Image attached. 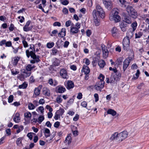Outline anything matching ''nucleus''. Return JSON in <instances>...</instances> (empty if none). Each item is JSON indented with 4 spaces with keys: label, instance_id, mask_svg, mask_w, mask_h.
I'll use <instances>...</instances> for the list:
<instances>
[{
    "label": "nucleus",
    "instance_id": "53",
    "mask_svg": "<svg viewBox=\"0 0 149 149\" xmlns=\"http://www.w3.org/2000/svg\"><path fill=\"white\" fill-rule=\"evenodd\" d=\"M60 117V116L56 112L55 113V116L54 117V119L55 120H57Z\"/></svg>",
    "mask_w": 149,
    "mask_h": 149
},
{
    "label": "nucleus",
    "instance_id": "64",
    "mask_svg": "<svg viewBox=\"0 0 149 149\" xmlns=\"http://www.w3.org/2000/svg\"><path fill=\"white\" fill-rule=\"evenodd\" d=\"M35 79H34V77L33 76H31L30 78L29 79V82L31 83H32L34 82Z\"/></svg>",
    "mask_w": 149,
    "mask_h": 149
},
{
    "label": "nucleus",
    "instance_id": "61",
    "mask_svg": "<svg viewBox=\"0 0 149 149\" xmlns=\"http://www.w3.org/2000/svg\"><path fill=\"white\" fill-rule=\"evenodd\" d=\"M71 24V21L70 20H68L65 23V26L67 27H68L70 26Z\"/></svg>",
    "mask_w": 149,
    "mask_h": 149
},
{
    "label": "nucleus",
    "instance_id": "27",
    "mask_svg": "<svg viewBox=\"0 0 149 149\" xmlns=\"http://www.w3.org/2000/svg\"><path fill=\"white\" fill-rule=\"evenodd\" d=\"M35 67L34 65H32L30 64H29L26 67V69L27 71L30 72Z\"/></svg>",
    "mask_w": 149,
    "mask_h": 149
},
{
    "label": "nucleus",
    "instance_id": "45",
    "mask_svg": "<svg viewBox=\"0 0 149 149\" xmlns=\"http://www.w3.org/2000/svg\"><path fill=\"white\" fill-rule=\"evenodd\" d=\"M44 118L43 116H40L38 118V123L40 124L41 122L44 120Z\"/></svg>",
    "mask_w": 149,
    "mask_h": 149
},
{
    "label": "nucleus",
    "instance_id": "42",
    "mask_svg": "<svg viewBox=\"0 0 149 149\" xmlns=\"http://www.w3.org/2000/svg\"><path fill=\"white\" fill-rule=\"evenodd\" d=\"M28 108L30 110L33 109L35 108V106L32 103H29L28 105Z\"/></svg>",
    "mask_w": 149,
    "mask_h": 149
},
{
    "label": "nucleus",
    "instance_id": "59",
    "mask_svg": "<svg viewBox=\"0 0 149 149\" xmlns=\"http://www.w3.org/2000/svg\"><path fill=\"white\" fill-rule=\"evenodd\" d=\"M58 31L56 30H53L52 32V34L51 35V36H55V34L57 33Z\"/></svg>",
    "mask_w": 149,
    "mask_h": 149
},
{
    "label": "nucleus",
    "instance_id": "6",
    "mask_svg": "<svg viewBox=\"0 0 149 149\" xmlns=\"http://www.w3.org/2000/svg\"><path fill=\"white\" fill-rule=\"evenodd\" d=\"M127 133L126 131H124L118 134V140L119 141V142L125 139L127 137Z\"/></svg>",
    "mask_w": 149,
    "mask_h": 149
},
{
    "label": "nucleus",
    "instance_id": "63",
    "mask_svg": "<svg viewBox=\"0 0 149 149\" xmlns=\"http://www.w3.org/2000/svg\"><path fill=\"white\" fill-rule=\"evenodd\" d=\"M60 125V123L58 121L56 122L54 124V126L55 127L58 128Z\"/></svg>",
    "mask_w": 149,
    "mask_h": 149
},
{
    "label": "nucleus",
    "instance_id": "28",
    "mask_svg": "<svg viewBox=\"0 0 149 149\" xmlns=\"http://www.w3.org/2000/svg\"><path fill=\"white\" fill-rule=\"evenodd\" d=\"M98 64L100 68H102L106 65V63L104 60H100L99 61Z\"/></svg>",
    "mask_w": 149,
    "mask_h": 149
},
{
    "label": "nucleus",
    "instance_id": "48",
    "mask_svg": "<svg viewBox=\"0 0 149 149\" xmlns=\"http://www.w3.org/2000/svg\"><path fill=\"white\" fill-rule=\"evenodd\" d=\"M104 76L102 74H100V76L98 77V79H99L100 80L98 81H104Z\"/></svg>",
    "mask_w": 149,
    "mask_h": 149
},
{
    "label": "nucleus",
    "instance_id": "57",
    "mask_svg": "<svg viewBox=\"0 0 149 149\" xmlns=\"http://www.w3.org/2000/svg\"><path fill=\"white\" fill-rule=\"evenodd\" d=\"M18 18L19 19H20L19 22L21 23H22L24 20V18L23 16H19L18 17Z\"/></svg>",
    "mask_w": 149,
    "mask_h": 149
},
{
    "label": "nucleus",
    "instance_id": "38",
    "mask_svg": "<svg viewBox=\"0 0 149 149\" xmlns=\"http://www.w3.org/2000/svg\"><path fill=\"white\" fill-rule=\"evenodd\" d=\"M27 84L26 83H24L22 85H19V88L25 89L27 87Z\"/></svg>",
    "mask_w": 149,
    "mask_h": 149
},
{
    "label": "nucleus",
    "instance_id": "24",
    "mask_svg": "<svg viewBox=\"0 0 149 149\" xmlns=\"http://www.w3.org/2000/svg\"><path fill=\"white\" fill-rule=\"evenodd\" d=\"M13 120L16 123H18L20 120L19 114L18 113H16L14 116L13 118Z\"/></svg>",
    "mask_w": 149,
    "mask_h": 149
},
{
    "label": "nucleus",
    "instance_id": "29",
    "mask_svg": "<svg viewBox=\"0 0 149 149\" xmlns=\"http://www.w3.org/2000/svg\"><path fill=\"white\" fill-rule=\"evenodd\" d=\"M107 113L108 114H111L113 116H115L116 114L115 111L111 109H109L107 111Z\"/></svg>",
    "mask_w": 149,
    "mask_h": 149
},
{
    "label": "nucleus",
    "instance_id": "1",
    "mask_svg": "<svg viewBox=\"0 0 149 149\" xmlns=\"http://www.w3.org/2000/svg\"><path fill=\"white\" fill-rule=\"evenodd\" d=\"M96 8V10H94L93 12V16L95 25L98 26L100 24L99 18V17L104 18L105 16V12L102 8L99 5H97Z\"/></svg>",
    "mask_w": 149,
    "mask_h": 149
},
{
    "label": "nucleus",
    "instance_id": "18",
    "mask_svg": "<svg viewBox=\"0 0 149 149\" xmlns=\"http://www.w3.org/2000/svg\"><path fill=\"white\" fill-rule=\"evenodd\" d=\"M20 59V57L18 56H15L13 59L12 63L14 66L17 65V63Z\"/></svg>",
    "mask_w": 149,
    "mask_h": 149
},
{
    "label": "nucleus",
    "instance_id": "56",
    "mask_svg": "<svg viewBox=\"0 0 149 149\" xmlns=\"http://www.w3.org/2000/svg\"><path fill=\"white\" fill-rule=\"evenodd\" d=\"M94 97L95 99V102H97L99 100V96L98 94L97 93L95 94L94 95Z\"/></svg>",
    "mask_w": 149,
    "mask_h": 149
},
{
    "label": "nucleus",
    "instance_id": "55",
    "mask_svg": "<svg viewBox=\"0 0 149 149\" xmlns=\"http://www.w3.org/2000/svg\"><path fill=\"white\" fill-rule=\"evenodd\" d=\"M38 109L40 111L41 113H43L44 111V108L43 106H40L38 108Z\"/></svg>",
    "mask_w": 149,
    "mask_h": 149
},
{
    "label": "nucleus",
    "instance_id": "36",
    "mask_svg": "<svg viewBox=\"0 0 149 149\" xmlns=\"http://www.w3.org/2000/svg\"><path fill=\"white\" fill-rule=\"evenodd\" d=\"M32 28V27H29V26L25 25L23 27V29L24 31L27 32L28 31H31V30Z\"/></svg>",
    "mask_w": 149,
    "mask_h": 149
},
{
    "label": "nucleus",
    "instance_id": "58",
    "mask_svg": "<svg viewBox=\"0 0 149 149\" xmlns=\"http://www.w3.org/2000/svg\"><path fill=\"white\" fill-rule=\"evenodd\" d=\"M22 43L23 44L24 47L26 48L28 46V44L27 42L26 41L24 40L23 41Z\"/></svg>",
    "mask_w": 149,
    "mask_h": 149
},
{
    "label": "nucleus",
    "instance_id": "41",
    "mask_svg": "<svg viewBox=\"0 0 149 149\" xmlns=\"http://www.w3.org/2000/svg\"><path fill=\"white\" fill-rule=\"evenodd\" d=\"M31 74V72H30L27 70L25 74H22V75L24 77H26L29 76Z\"/></svg>",
    "mask_w": 149,
    "mask_h": 149
},
{
    "label": "nucleus",
    "instance_id": "22",
    "mask_svg": "<svg viewBox=\"0 0 149 149\" xmlns=\"http://www.w3.org/2000/svg\"><path fill=\"white\" fill-rule=\"evenodd\" d=\"M123 21L128 24H130L132 23V20L130 17L129 16H125L124 17Z\"/></svg>",
    "mask_w": 149,
    "mask_h": 149
},
{
    "label": "nucleus",
    "instance_id": "9",
    "mask_svg": "<svg viewBox=\"0 0 149 149\" xmlns=\"http://www.w3.org/2000/svg\"><path fill=\"white\" fill-rule=\"evenodd\" d=\"M130 58H126L123 62V69L124 72H125L127 68L129 65L130 63Z\"/></svg>",
    "mask_w": 149,
    "mask_h": 149
},
{
    "label": "nucleus",
    "instance_id": "39",
    "mask_svg": "<svg viewBox=\"0 0 149 149\" xmlns=\"http://www.w3.org/2000/svg\"><path fill=\"white\" fill-rule=\"evenodd\" d=\"M24 116L26 118H30L31 116V113L28 112L24 114Z\"/></svg>",
    "mask_w": 149,
    "mask_h": 149
},
{
    "label": "nucleus",
    "instance_id": "47",
    "mask_svg": "<svg viewBox=\"0 0 149 149\" xmlns=\"http://www.w3.org/2000/svg\"><path fill=\"white\" fill-rule=\"evenodd\" d=\"M13 100V95H10L8 98V102L10 103L12 102Z\"/></svg>",
    "mask_w": 149,
    "mask_h": 149
},
{
    "label": "nucleus",
    "instance_id": "40",
    "mask_svg": "<svg viewBox=\"0 0 149 149\" xmlns=\"http://www.w3.org/2000/svg\"><path fill=\"white\" fill-rule=\"evenodd\" d=\"M27 50H29V51L30 52H33V53H35V49L34 47V45H30L29 48L28 49H27Z\"/></svg>",
    "mask_w": 149,
    "mask_h": 149
},
{
    "label": "nucleus",
    "instance_id": "49",
    "mask_svg": "<svg viewBox=\"0 0 149 149\" xmlns=\"http://www.w3.org/2000/svg\"><path fill=\"white\" fill-rule=\"evenodd\" d=\"M123 58L122 57H120L117 59V64L118 65H121L122 64V62L123 61Z\"/></svg>",
    "mask_w": 149,
    "mask_h": 149
},
{
    "label": "nucleus",
    "instance_id": "14",
    "mask_svg": "<svg viewBox=\"0 0 149 149\" xmlns=\"http://www.w3.org/2000/svg\"><path fill=\"white\" fill-rule=\"evenodd\" d=\"M105 7L109 10L111 9L113 7L112 3L111 1L104 4Z\"/></svg>",
    "mask_w": 149,
    "mask_h": 149
},
{
    "label": "nucleus",
    "instance_id": "30",
    "mask_svg": "<svg viewBox=\"0 0 149 149\" xmlns=\"http://www.w3.org/2000/svg\"><path fill=\"white\" fill-rule=\"evenodd\" d=\"M120 3L125 7L129 6V3L126 2L125 0H119Z\"/></svg>",
    "mask_w": 149,
    "mask_h": 149
},
{
    "label": "nucleus",
    "instance_id": "15",
    "mask_svg": "<svg viewBox=\"0 0 149 149\" xmlns=\"http://www.w3.org/2000/svg\"><path fill=\"white\" fill-rule=\"evenodd\" d=\"M118 134L117 132H115L113 134H112L110 138V140H115L117 142H119V141L118 140Z\"/></svg>",
    "mask_w": 149,
    "mask_h": 149
},
{
    "label": "nucleus",
    "instance_id": "54",
    "mask_svg": "<svg viewBox=\"0 0 149 149\" xmlns=\"http://www.w3.org/2000/svg\"><path fill=\"white\" fill-rule=\"evenodd\" d=\"M87 103L86 101L82 102L81 104V105L84 107H86L87 106Z\"/></svg>",
    "mask_w": 149,
    "mask_h": 149
},
{
    "label": "nucleus",
    "instance_id": "31",
    "mask_svg": "<svg viewBox=\"0 0 149 149\" xmlns=\"http://www.w3.org/2000/svg\"><path fill=\"white\" fill-rule=\"evenodd\" d=\"M44 132L45 133V136L46 138L49 136L50 130L48 129L45 128Z\"/></svg>",
    "mask_w": 149,
    "mask_h": 149
},
{
    "label": "nucleus",
    "instance_id": "60",
    "mask_svg": "<svg viewBox=\"0 0 149 149\" xmlns=\"http://www.w3.org/2000/svg\"><path fill=\"white\" fill-rule=\"evenodd\" d=\"M62 11L63 13L65 14H68V9L66 8H63Z\"/></svg>",
    "mask_w": 149,
    "mask_h": 149
},
{
    "label": "nucleus",
    "instance_id": "37",
    "mask_svg": "<svg viewBox=\"0 0 149 149\" xmlns=\"http://www.w3.org/2000/svg\"><path fill=\"white\" fill-rule=\"evenodd\" d=\"M137 24L136 22H133L131 24V26L133 29L132 30L133 31H134L136 30L137 26Z\"/></svg>",
    "mask_w": 149,
    "mask_h": 149
},
{
    "label": "nucleus",
    "instance_id": "34",
    "mask_svg": "<svg viewBox=\"0 0 149 149\" xmlns=\"http://www.w3.org/2000/svg\"><path fill=\"white\" fill-rule=\"evenodd\" d=\"M56 134V132H53L52 133V138H50L49 139H46V141L47 142L49 143H51L52 141V138L55 136Z\"/></svg>",
    "mask_w": 149,
    "mask_h": 149
},
{
    "label": "nucleus",
    "instance_id": "35",
    "mask_svg": "<svg viewBox=\"0 0 149 149\" xmlns=\"http://www.w3.org/2000/svg\"><path fill=\"white\" fill-rule=\"evenodd\" d=\"M65 111L63 109H60L59 110H57L56 112L60 116H62L64 113Z\"/></svg>",
    "mask_w": 149,
    "mask_h": 149
},
{
    "label": "nucleus",
    "instance_id": "7",
    "mask_svg": "<svg viewBox=\"0 0 149 149\" xmlns=\"http://www.w3.org/2000/svg\"><path fill=\"white\" fill-rule=\"evenodd\" d=\"M104 81H97L94 86V88L97 91H101L104 86Z\"/></svg>",
    "mask_w": 149,
    "mask_h": 149
},
{
    "label": "nucleus",
    "instance_id": "44",
    "mask_svg": "<svg viewBox=\"0 0 149 149\" xmlns=\"http://www.w3.org/2000/svg\"><path fill=\"white\" fill-rule=\"evenodd\" d=\"M56 100L58 103H59L62 102V99L61 97L58 96L56 98Z\"/></svg>",
    "mask_w": 149,
    "mask_h": 149
},
{
    "label": "nucleus",
    "instance_id": "10",
    "mask_svg": "<svg viewBox=\"0 0 149 149\" xmlns=\"http://www.w3.org/2000/svg\"><path fill=\"white\" fill-rule=\"evenodd\" d=\"M102 46V50L103 52V57L104 58H106L108 56L109 52L107 48L105 46Z\"/></svg>",
    "mask_w": 149,
    "mask_h": 149
},
{
    "label": "nucleus",
    "instance_id": "11",
    "mask_svg": "<svg viewBox=\"0 0 149 149\" xmlns=\"http://www.w3.org/2000/svg\"><path fill=\"white\" fill-rule=\"evenodd\" d=\"M111 33L113 37L116 38L117 37L118 34V31L117 29L114 27L111 30Z\"/></svg>",
    "mask_w": 149,
    "mask_h": 149
},
{
    "label": "nucleus",
    "instance_id": "8",
    "mask_svg": "<svg viewBox=\"0 0 149 149\" xmlns=\"http://www.w3.org/2000/svg\"><path fill=\"white\" fill-rule=\"evenodd\" d=\"M60 75L62 77L65 79H68L69 78L67 71L64 69H61L60 71Z\"/></svg>",
    "mask_w": 149,
    "mask_h": 149
},
{
    "label": "nucleus",
    "instance_id": "51",
    "mask_svg": "<svg viewBox=\"0 0 149 149\" xmlns=\"http://www.w3.org/2000/svg\"><path fill=\"white\" fill-rule=\"evenodd\" d=\"M84 62L85 61V63L86 65L87 66L90 63V61L87 58H85L83 60Z\"/></svg>",
    "mask_w": 149,
    "mask_h": 149
},
{
    "label": "nucleus",
    "instance_id": "3",
    "mask_svg": "<svg viewBox=\"0 0 149 149\" xmlns=\"http://www.w3.org/2000/svg\"><path fill=\"white\" fill-rule=\"evenodd\" d=\"M26 56L28 58H29L31 56V58L33 59V60H31L30 61L31 63L34 64L36 63H38L40 61L39 56H37L33 52H30L29 50H26Z\"/></svg>",
    "mask_w": 149,
    "mask_h": 149
},
{
    "label": "nucleus",
    "instance_id": "19",
    "mask_svg": "<svg viewBox=\"0 0 149 149\" xmlns=\"http://www.w3.org/2000/svg\"><path fill=\"white\" fill-rule=\"evenodd\" d=\"M42 93L43 94L46 96H49L50 95V91L48 89L46 88H43Z\"/></svg>",
    "mask_w": 149,
    "mask_h": 149
},
{
    "label": "nucleus",
    "instance_id": "23",
    "mask_svg": "<svg viewBox=\"0 0 149 149\" xmlns=\"http://www.w3.org/2000/svg\"><path fill=\"white\" fill-rule=\"evenodd\" d=\"M127 24L125 23L124 22H122L120 25V26L121 30L125 31L126 30V27L127 26Z\"/></svg>",
    "mask_w": 149,
    "mask_h": 149
},
{
    "label": "nucleus",
    "instance_id": "5",
    "mask_svg": "<svg viewBox=\"0 0 149 149\" xmlns=\"http://www.w3.org/2000/svg\"><path fill=\"white\" fill-rule=\"evenodd\" d=\"M130 44V39L127 37H125L123 42V47L124 50H128L129 48Z\"/></svg>",
    "mask_w": 149,
    "mask_h": 149
},
{
    "label": "nucleus",
    "instance_id": "17",
    "mask_svg": "<svg viewBox=\"0 0 149 149\" xmlns=\"http://www.w3.org/2000/svg\"><path fill=\"white\" fill-rule=\"evenodd\" d=\"M81 72H84L85 74H88L90 72V69L87 66L84 65L81 70Z\"/></svg>",
    "mask_w": 149,
    "mask_h": 149
},
{
    "label": "nucleus",
    "instance_id": "32",
    "mask_svg": "<svg viewBox=\"0 0 149 149\" xmlns=\"http://www.w3.org/2000/svg\"><path fill=\"white\" fill-rule=\"evenodd\" d=\"M143 33L142 32L139 31L135 33V38H140L143 35Z\"/></svg>",
    "mask_w": 149,
    "mask_h": 149
},
{
    "label": "nucleus",
    "instance_id": "21",
    "mask_svg": "<svg viewBox=\"0 0 149 149\" xmlns=\"http://www.w3.org/2000/svg\"><path fill=\"white\" fill-rule=\"evenodd\" d=\"M40 89L38 88H35L34 90V94L33 95V97H36L37 96H38L40 94Z\"/></svg>",
    "mask_w": 149,
    "mask_h": 149
},
{
    "label": "nucleus",
    "instance_id": "26",
    "mask_svg": "<svg viewBox=\"0 0 149 149\" xmlns=\"http://www.w3.org/2000/svg\"><path fill=\"white\" fill-rule=\"evenodd\" d=\"M79 31L77 28L75 27H71L70 29V32L73 34L77 33Z\"/></svg>",
    "mask_w": 149,
    "mask_h": 149
},
{
    "label": "nucleus",
    "instance_id": "43",
    "mask_svg": "<svg viewBox=\"0 0 149 149\" xmlns=\"http://www.w3.org/2000/svg\"><path fill=\"white\" fill-rule=\"evenodd\" d=\"M54 45V42H52L51 43H47V47L49 48H51L52 47H53V46Z\"/></svg>",
    "mask_w": 149,
    "mask_h": 149
},
{
    "label": "nucleus",
    "instance_id": "20",
    "mask_svg": "<svg viewBox=\"0 0 149 149\" xmlns=\"http://www.w3.org/2000/svg\"><path fill=\"white\" fill-rule=\"evenodd\" d=\"M66 34V29L65 28L62 29L61 31L58 33V36L61 38L65 36Z\"/></svg>",
    "mask_w": 149,
    "mask_h": 149
},
{
    "label": "nucleus",
    "instance_id": "33",
    "mask_svg": "<svg viewBox=\"0 0 149 149\" xmlns=\"http://www.w3.org/2000/svg\"><path fill=\"white\" fill-rule=\"evenodd\" d=\"M71 137L69 135L66 138L65 140V143H67L68 142V144H69L71 142Z\"/></svg>",
    "mask_w": 149,
    "mask_h": 149
},
{
    "label": "nucleus",
    "instance_id": "4",
    "mask_svg": "<svg viewBox=\"0 0 149 149\" xmlns=\"http://www.w3.org/2000/svg\"><path fill=\"white\" fill-rule=\"evenodd\" d=\"M126 10L130 16L134 19L137 18V13L132 7L129 6H127Z\"/></svg>",
    "mask_w": 149,
    "mask_h": 149
},
{
    "label": "nucleus",
    "instance_id": "2",
    "mask_svg": "<svg viewBox=\"0 0 149 149\" xmlns=\"http://www.w3.org/2000/svg\"><path fill=\"white\" fill-rule=\"evenodd\" d=\"M118 13V10L117 8H113L109 15V19L110 20L114 21L115 23L120 22L121 20V17L119 15Z\"/></svg>",
    "mask_w": 149,
    "mask_h": 149
},
{
    "label": "nucleus",
    "instance_id": "52",
    "mask_svg": "<svg viewBox=\"0 0 149 149\" xmlns=\"http://www.w3.org/2000/svg\"><path fill=\"white\" fill-rule=\"evenodd\" d=\"M12 42L10 41L6 42L5 46L6 47H10L12 46Z\"/></svg>",
    "mask_w": 149,
    "mask_h": 149
},
{
    "label": "nucleus",
    "instance_id": "50",
    "mask_svg": "<svg viewBox=\"0 0 149 149\" xmlns=\"http://www.w3.org/2000/svg\"><path fill=\"white\" fill-rule=\"evenodd\" d=\"M22 138H19L16 141V143L18 145H20L22 143Z\"/></svg>",
    "mask_w": 149,
    "mask_h": 149
},
{
    "label": "nucleus",
    "instance_id": "46",
    "mask_svg": "<svg viewBox=\"0 0 149 149\" xmlns=\"http://www.w3.org/2000/svg\"><path fill=\"white\" fill-rule=\"evenodd\" d=\"M32 134H35L33 133H28L27 135V136L30 139V140H31L32 139L33 136Z\"/></svg>",
    "mask_w": 149,
    "mask_h": 149
},
{
    "label": "nucleus",
    "instance_id": "62",
    "mask_svg": "<svg viewBox=\"0 0 149 149\" xmlns=\"http://www.w3.org/2000/svg\"><path fill=\"white\" fill-rule=\"evenodd\" d=\"M59 61L58 60H57L55 61L53 63V64L55 66H58L59 65Z\"/></svg>",
    "mask_w": 149,
    "mask_h": 149
},
{
    "label": "nucleus",
    "instance_id": "13",
    "mask_svg": "<svg viewBox=\"0 0 149 149\" xmlns=\"http://www.w3.org/2000/svg\"><path fill=\"white\" fill-rule=\"evenodd\" d=\"M65 86L67 89H70L73 88L74 84L72 81L69 80L66 82Z\"/></svg>",
    "mask_w": 149,
    "mask_h": 149
},
{
    "label": "nucleus",
    "instance_id": "16",
    "mask_svg": "<svg viewBox=\"0 0 149 149\" xmlns=\"http://www.w3.org/2000/svg\"><path fill=\"white\" fill-rule=\"evenodd\" d=\"M66 91L65 88L62 86L58 87L56 88V92L60 93H63Z\"/></svg>",
    "mask_w": 149,
    "mask_h": 149
},
{
    "label": "nucleus",
    "instance_id": "25",
    "mask_svg": "<svg viewBox=\"0 0 149 149\" xmlns=\"http://www.w3.org/2000/svg\"><path fill=\"white\" fill-rule=\"evenodd\" d=\"M134 31H129L127 33V36L125 37H127L128 38H131L133 36Z\"/></svg>",
    "mask_w": 149,
    "mask_h": 149
},
{
    "label": "nucleus",
    "instance_id": "12",
    "mask_svg": "<svg viewBox=\"0 0 149 149\" xmlns=\"http://www.w3.org/2000/svg\"><path fill=\"white\" fill-rule=\"evenodd\" d=\"M112 74L113 75V80L116 81H118L121 77L120 73L119 72L115 73H112Z\"/></svg>",
    "mask_w": 149,
    "mask_h": 149
}]
</instances>
